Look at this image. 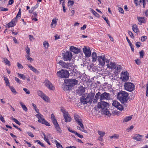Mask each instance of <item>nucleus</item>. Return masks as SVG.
I'll return each mask as SVG.
<instances>
[{
	"mask_svg": "<svg viewBox=\"0 0 148 148\" xmlns=\"http://www.w3.org/2000/svg\"><path fill=\"white\" fill-rule=\"evenodd\" d=\"M26 52L27 55H30V49L29 48L27 47L26 49Z\"/></svg>",
	"mask_w": 148,
	"mask_h": 148,
	"instance_id": "56",
	"label": "nucleus"
},
{
	"mask_svg": "<svg viewBox=\"0 0 148 148\" xmlns=\"http://www.w3.org/2000/svg\"><path fill=\"white\" fill-rule=\"evenodd\" d=\"M99 62V64L102 66H103L106 62V58L104 55L98 56H97V59Z\"/></svg>",
	"mask_w": 148,
	"mask_h": 148,
	"instance_id": "9",
	"label": "nucleus"
},
{
	"mask_svg": "<svg viewBox=\"0 0 148 148\" xmlns=\"http://www.w3.org/2000/svg\"><path fill=\"white\" fill-rule=\"evenodd\" d=\"M77 81L75 79H67L65 81L66 86H73L77 84Z\"/></svg>",
	"mask_w": 148,
	"mask_h": 148,
	"instance_id": "8",
	"label": "nucleus"
},
{
	"mask_svg": "<svg viewBox=\"0 0 148 148\" xmlns=\"http://www.w3.org/2000/svg\"><path fill=\"white\" fill-rule=\"evenodd\" d=\"M43 100L45 101H48L49 100V98L45 94L44 95L41 97Z\"/></svg>",
	"mask_w": 148,
	"mask_h": 148,
	"instance_id": "39",
	"label": "nucleus"
},
{
	"mask_svg": "<svg viewBox=\"0 0 148 148\" xmlns=\"http://www.w3.org/2000/svg\"><path fill=\"white\" fill-rule=\"evenodd\" d=\"M74 2L73 1L69 0L68 3V6L72 5H73L74 4Z\"/></svg>",
	"mask_w": 148,
	"mask_h": 148,
	"instance_id": "55",
	"label": "nucleus"
},
{
	"mask_svg": "<svg viewBox=\"0 0 148 148\" xmlns=\"http://www.w3.org/2000/svg\"><path fill=\"white\" fill-rule=\"evenodd\" d=\"M137 18L138 21L140 22L138 24L140 25H141L143 23H145L146 22L145 19L144 17H138Z\"/></svg>",
	"mask_w": 148,
	"mask_h": 148,
	"instance_id": "23",
	"label": "nucleus"
},
{
	"mask_svg": "<svg viewBox=\"0 0 148 148\" xmlns=\"http://www.w3.org/2000/svg\"><path fill=\"white\" fill-rule=\"evenodd\" d=\"M37 94L39 96H40L41 97H42L44 94L43 93V92L40 90H38L37 91Z\"/></svg>",
	"mask_w": 148,
	"mask_h": 148,
	"instance_id": "42",
	"label": "nucleus"
},
{
	"mask_svg": "<svg viewBox=\"0 0 148 148\" xmlns=\"http://www.w3.org/2000/svg\"><path fill=\"white\" fill-rule=\"evenodd\" d=\"M9 88L13 93L15 95L17 93V92L16 91L14 88L13 86H9Z\"/></svg>",
	"mask_w": 148,
	"mask_h": 148,
	"instance_id": "34",
	"label": "nucleus"
},
{
	"mask_svg": "<svg viewBox=\"0 0 148 148\" xmlns=\"http://www.w3.org/2000/svg\"><path fill=\"white\" fill-rule=\"evenodd\" d=\"M85 91V88L82 86H80L79 88L77 93L80 96L82 95Z\"/></svg>",
	"mask_w": 148,
	"mask_h": 148,
	"instance_id": "19",
	"label": "nucleus"
},
{
	"mask_svg": "<svg viewBox=\"0 0 148 148\" xmlns=\"http://www.w3.org/2000/svg\"><path fill=\"white\" fill-rule=\"evenodd\" d=\"M34 110L36 112L38 113L35 116L38 119V122L44 124L47 126H50V124L43 118V116L40 113L39 109L36 108Z\"/></svg>",
	"mask_w": 148,
	"mask_h": 148,
	"instance_id": "3",
	"label": "nucleus"
},
{
	"mask_svg": "<svg viewBox=\"0 0 148 148\" xmlns=\"http://www.w3.org/2000/svg\"><path fill=\"white\" fill-rule=\"evenodd\" d=\"M132 115L125 117L123 120V122H126L131 120L132 119Z\"/></svg>",
	"mask_w": 148,
	"mask_h": 148,
	"instance_id": "28",
	"label": "nucleus"
},
{
	"mask_svg": "<svg viewBox=\"0 0 148 148\" xmlns=\"http://www.w3.org/2000/svg\"><path fill=\"white\" fill-rule=\"evenodd\" d=\"M134 126L133 125H131L130 127H128L126 130L128 131V132H129L130 130H132L134 128Z\"/></svg>",
	"mask_w": 148,
	"mask_h": 148,
	"instance_id": "63",
	"label": "nucleus"
},
{
	"mask_svg": "<svg viewBox=\"0 0 148 148\" xmlns=\"http://www.w3.org/2000/svg\"><path fill=\"white\" fill-rule=\"evenodd\" d=\"M103 18L104 19V20L107 23L108 25L109 26H110V22H109V21L108 20V19H107V18L105 17H103Z\"/></svg>",
	"mask_w": 148,
	"mask_h": 148,
	"instance_id": "59",
	"label": "nucleus"
},
{
	"mask_svg": "<svg viewBox=\"0 0 148 148\" xmlns=\"http://www.w3.org/2000/svg\"><path fill=\"white\" fill-rule=\"evenodd\" d=\"M4 80L6 84V85L7 86H8L9 87L10 86V83L8 80V78L7 77H5V76H4Z\"/></svg>",
	"mask_w": 148,
	"mask_h": 148,
	"instance_id": "37",
	"label": "nucleus"
},
{
	"mask_svg": "<svg viewBox=\"0 0 148 148\" xmlns=\"http://www.w3.org/2000/svg\"><path fill=\"white\" fill-rule=\"evenodd\" d=\"M20 103L23 109V110L25 112H27L28 110L27 109L26 106L24 104H23L22 102H20Z\"/></svg>",
	"mask_w": 148,
	"mask_h": 148,
	"instance_id": "31",
	"label": "nucleus"
},
{
	"mask_svg": "<svg viewBox=\"0 0 148 148\" xmlns=\"http://www.w3.org/2000/svg\"><path fill=\"white\" fill-rule=\"evenodd\" d=\"M146 96L148 97V82L147 84L146 90Z\"/></svg>",
	"mask_w": 148,
	"mask_h": 148,
	"instance_id": "64",
	"label": "nucleus"
},
{
	"mask_svg": "<svg viewBox=\"0 0 148 148\" xmlns=\"http://www.w3.org/2000/svg\"><path fill=\"white\" fill-rule=\"evenodd\" d=\"M110 65L111 67V69H115L116 68V64L115 62H110Z\"/></svg>",
	"mask_w": 148,
	"mask_h": 148,
	"instance_id": "43",
	"label": "nucleus"
},
{
	"mask_svg": "<svg viewBox=\"0 0 148 148\" xmlns=\"http://www.w3.org/2000/svg\"><path fill=\"white\" fill-rule=\"evenodd\" d=\"M17 66L19 69H21L23 68V67L21 64H20L19 62H18L17 63Z\"/></svg>",
	"mask_w": 148,
	"mask_h": 148,
	"instance_id": "50",
	"label": "nucleus"
},
{
	"mask_svg": "<svg viewBox=\"0 0 148 148\" xmlns=\"http://www.w3.org/2000/svg\"><path fill=\"white\" fill-rule=\"evenodd\" d=\"M16 25V24H14L11 21L9 23H8V28L10 27H13L14 26Z\"/></svg>",
	"mask_w": 148,
	"mask_h": 148,
	"instance_id": "46",
	"label": "nucleus"
},
{
	"mask_svg": "<svg viewBox=\"0 0 148 148\" xmlns=\"http://www.w3.org/2000/svg\"><path fill=\"white\" fill-rule=\"evenodd\" d=\"M92 62H95L97 60V53L95 52H93L92 54Z\"/></svg>",
	"mask_w": 148,
	"mask_h": 148,
	"instance_id": "24",
	"label": "nucleus"
},
{
	"mask_svg": "<svg viewBox=\"0 0 148 148\" xmlns=\"http://www.w3.org/2000/svg\"><path fill=\"white\" fill-rule=\"evenodd\" d=\"M90 11L96 17H98L99 16V15L93 9H91Z\"/></svg>",
	"mask_w": 148,
	"mask_h": 148,
	"instance_id": "33",
	"label": "nucleus"
},
{
	"mask_svg": "<svg viewBox=\"0 0 148 148\" xmlns=\"http://www.w3.org/2000/svg\"><path fill=\"white\" fill-rule=\"evenodd\" d=\"M23 90L25 92L26 94H30V91L29 90H28L27 88H23Z\"/></svg>",
	"mask_w": 148,
	"mask_h": 148,
	"instance_id": "60",
	"label": "nucleus"
},
{
	"mask_svg": "<svg viewBox=\"0 0 148 148\" xmlns=\"http://www.w3.org/2000/svg\"><path fill=\"white\" fill-rule=\"evenodd\" d=\"M0 10L1 11H7L8 10V9L0 7Z\"/></svg>",
	"mask_w": 148,
	"mask_h": 148,
	"instance_id": "57",
	"label": "nucleus"
},
{
	"mask_svg": "<svg viewBox=\"0 0 148 148\" xmlns=\"http://www.w3.org/2000/svg\"><path fill=\"white\" fill-rule=\"evenodd\" d=\"M63 60L65 61H70L71 60L72 55L70 52L66 51V52L62 53Z\"/></svg>",
	"mask_w": 148,
	"mask_h": 148,
	"instance_id": "7",
	"label": "nucleus"
},
{
	"mask_svg": "<svg viewBox=\"0 0 148 148\" xmlns=\"http://www.w3.org/2000/svg\"><path fill=\"white\" fill-rule=\"evenodd\" d=\"M45 85L50 90H53L54 89V87L52 85L51 83L48 80L46 81Z\"/></svg>",
	"mask_w": 148,
	"mask_h": 148,
	"instance_id": "18",
	"label": "nucleus"
},
{
	"mask_svg": "<svg viewBox=\"0 0 148 148\" xmlns=\"http://www.w3.org/2000/svg\"><path fill=\"white\" fill-rule=\"evenodd\" d=\"M82 121L79 122L77 123L81 127L82 129V130L81 131L84 133H87V131L84 130V126L83 124L82 123Z\"/></svg>",
	"mask_w": 148,
	"mask_h": 148,
	"instance_id": "25",
	"label": "nucleus"
},
{
	"mask_svg": "<svg viewBox=\"0 0 148 148\" xmlns=\"http://www.w3.org/2000/svg\"><path fill=\"white\" fill-rule=\"evenodd\" d=\"M74 119L77 123L79 122L82 121L81 118L77 115H75L74 116Z\"/></svg>",
	"mask_w": 148,
	"mask_h": 148,
	"instance_id": "26",
	"label": "nucleus"
},
{
	"mask_svg": "<svg viewBox=\"0 0 148 148\" xmlns=\"http://www.w3.org/2000/svg\"><path fill=\"white\" fill-rule=\"evenodd\" d=\"M58 19H57L55 18L53 19L52 20V22L51 23V27H52V26H53V25H54V26L53 27H54L57 24V22Z\"/></svg>",
	"mask_w": 148,
	"mask_h": 148,
	"instance_id": "32",
	"label": "nucleus"
},
{
	"mask_svg": "<svg viewBox=\"0 0 148 148\" xmlns=\"http://www.w3.org/2000/svg\"><path fill=\"white\" fill-rule=\"evenodd\" d=\"M147 37L146 36H143L141 37V40L143 42L145 41L147 39Z\"/></svg>",
	"mask_w": 148,
	"mask_h": 148,
	"instance_id": "54",
	"label": "nucleus"
},
{
	"mask_svg": "<svg viewBox=\"0 0 148 148\" xmlns=\"http://www.w3.org/2000/svg\"><path fill=\"white\" fill-rule=\"evenodd\" d=\"M70 50L75 53H78L80 52L79 49L73 46H71L70 48Z\"/></svg>",
	"mask_w": 148,
	"mask_h": 148,
	"instance_id": "20",
	"label": "nucleus"
},
{
	"mask_svg": "<svg viewBox=\"0 0 148 148\" xmlns=\"http://www.w3.org/2000/svg\"><path fill=\"white\" fill-rule=\"evenodd\" d=\"M57 73L58 76L62 78H67L69 75V72L66 70L62 69L58 71Z\"/></svg>",
	"mask_w": 148,
	"mask_h": 148,
	"instance_id": "4",
	"label": "nucleus"
},
{
	"mask_svg": "<svg viewBox=\"0 0 148 148\" xmlns=\"http://www.w3.org/2000/svg\"><path fill=\"white\" fill-rule=\"evenodd\" d=\"M124 87L125 90L130 92H132L134 90L135 86L131 82H125Z\"/></svg>",
	"mask_w": 148,
	"mask_h": 148,
	"instance_id": "6",
	"label": "nucleus"
},
{
	"mask_svg": "<svg viewBox=\"0 0 148 148\" xmlns=\"http://www.w3.org/2000/svg\"><path fill=\"white\" fill-rule=\"evenodd\" d=\"M110 97V94L105 92L101 94V96L100 97V101H101L105 99H108Z\"/></svg>",
	"mask_w": 148,
	"mask_h": 148,
	"instance_id": "14",
	"label": "nucleus"
},
{
	"mask_svg": "<svg viewBox=\"0 0 148 148\" xmlns=\"http://www.w3.org/2000/svg\"><path fill=\"white\" fill-rule=\"evenodd\" d=\"M17 75H18L19 77L22 78L23 80H25L26 78V77L24 74H20L18 73H17Z\"/></svg>",
	"mask_w": 148,
	"mask_h": 148,
	"instance_id": "35",
	"label": "nucleus"
},
{
	"mask_svg": "<svg viewBox=\"0 0 148 148\" xmlns=\"http://www.w3.org/2000/svg\"><path fill=\"white\" fill-rule=\"evenodd\" d=\"M128 34L132 38H134V36L132 32H131V31H129Z\"/></svg>",
	"mask_w": 148,
	"mask_h": 148,
	"instance_id": "61",
	"label": "nucleus"
},
{
	"mask_svg": "<svg viewBox=\"0 0 148 148\" xmlns=\"http://www.w3.org/2000/svg\"><path fill=\"white\" fill-rule=\"evenodd\" d=\"M144 51L143 50H142L140 51L139 53L140 55V58H143L144 56Z\"/></svg>",
	"mask_w": 148,
	"mask_h": 148,
	"instance_id": "49",
	"label": "nucleus"
},
{
	"mask_svg": "<svg viewBox=\"0 0 148 148\" xmlns=\"http://www.w3.org/2000/svg\"><path fill=\"white\" fill-rule=\"evenodd\" d=\"M119 103L117 101H113L112 105L113 106L116 108L118 107Z\"/></svg>",
	"mask_w": 148,
	"mask_h": 148,
	"instance_id": "38",
	"label": "nucleus"
},
{
	"mask_svg": "<svg viewBox=\"0 0 148 148\" xmlns=\"http://www.w3.org/2000/svg\"><path fill=\"white\" fill-rule=\"evenodd\" d=\"M75 135L77 136L78 137H79L80 138H82L83 137V136L82 135H81L78 133H77L76 132H75V133L74 134Z\"/></svg>",
	"mask_w": 148,
	"mask_h": 148,
	"instance_id": "51",
	"label": "nucleus"
},
{
	"mask_svg": "<svg viewBox=\"0 0 148 148\" xmlns=\"http://www.w3.org/2000/svg\"><path fill=\"white\" fill-rule=\"evenodd\" d=\"M12 120H13L16 124L19 125H21V123H20L16 119L12 117Z\"/></svg>",
	"mask_w": 148,
	"mask_h": 148,
	"instance_id": "44",
	"label": "nucleus"
},
{
	"mask_svg": "<svg viewBox=\"0 0 148 148\" xmlns=\"http://www.w3.org/2000/svg\"><path fill=\"white\" fill-rule=\"evenodd\" d=\"M143 135H140L138 134H135L134 136L132 138L136 140L142 141Z\"/></svg>",
	"mask_w": 148,
	"mask_h": 148,
	"instance_id": "17",
	"label": "nucleus"
},
{
	"mask_svg": "<svg viewBox=\"0 0 148 148\" xmlns=\"http://www.w3.org/2000/svg\"><path fill=\"white\" fill-rule=\"evenodd\" d=\"M43 45L45 48H47L49 46V44L46 41H45L43 42Z\"/></svg>",
	"mask_w": 148,
	"mask_h": 148,
	"instance_id": "48",
	"label": "nucleus"
},
{
	"mask_svg": "<svg viewBox=\"0 0 148 148\" xmlns=\"http://www.w3.org/2000/svg\"><path fill=\"white\" fill-rule=\"evenodd\" d=\"M97 132L98 134L100 135V137H103L106 134L105 132L102 131L98 130Z\"/></svg>",
	"mask_w": 148,
	"mask_h": 148,
	"instance_id": "30",
	"label": "nucleus"
},
{
	"mask_svg": "<svg viewBox=\"0 0 148 148\" xmlns=\"http://www.w3.org/2000/svg\"><path fill=\"white\" fill-rule=\"evenodd\" d=\"M51 118L57 132L58 133H61V130L53 114H51Z\"/></svg>",
	"mask_w": 148,
	"mask_h": 148,
	"instance_id": "5",
	"label": "nucleus"
},
{
	"mask_svg": "<svg viewBox=\"0 0 148 148\" xmlns=\"http://www.w3.org/2000/svg\"><path fill=\"white\" fill-rule=\"evenodd\" d=\"M55 142L57 147L58 148H63L62 146L56 140H55Z\"/></svg>",
	"mask_w": 148,
	"mask_h": 148,
	"instance_id": "36",
	"label": "nucleus"
},
{
	"mask_svg": "<svg viewBox=\"0 0 148 148\" xmlns=\"http://www.w3.org/2000/svg\"><path fill=\"white\" fill-rule=\"evenodd\" d=\"M117 97L122 103H126L128 99V94L124 91H120L118 93Z\"/></svg>",
	"mask_w": 148,
	"mask_h": 148,
	"instance_id": "2",
	"label": "nucleus"
},
{
	"mask_svg": "<svg viewBox=\"0 0 148 148\" xmlns=\"http://www.w3.org/2000/svg\"><path fill=\"white\" fill-rule=\"evenodd\" d=\"M118 10L119 11V12H121L122 14L124 13V10L123 9L119 7L118 8Z\"/></svg>",
	"mask_w": 148,
	"mask_h": 148,
	"instance_id": "62",
	"label": "nucleus"
},
{
	"mask_svg": "<svg viewBox=\"0 0 148 148\" xmlns=\"http://www.w3.org/2000/svg\"><path fill=\"white\" fill-rule=\"evenodd\" d=\"M136 64L137 65H140L141 64L140 60L139 59H137L135 60Z\"/></svg>",
	"mask_w": 148,
	"mask_h": 148,
	"instance_id": "53",
	"label": "nucleus"
},
{
	"mask_svg": "<svg viewBox=\"0 0 148 148\" xmlns=\"http://www.w3.org/2000/svg\"><path fill=\"white\" fill-rule=\"evenodd\" d=\"M83 49V51L86 57H89L90 56L91 52L89 47L87 48L86 47H84Z\"/></svg>",
	"mask_w": 148,
	"mask_h": 148,
	"instance_id": "13",
	"label": "nucleus"
},
{
	"mask_svg": "<svg viewBox=\"0 0 148 148\" xmlns=\"http://www.w3.org/2000/svg\"><path fill=\"white\" fill-rule=\"evenodd\" d=\"M30 55H26L25 56L27 59V60H29L30 62H32L33 60V59L29 56Z\"/></svg>",
	"mask_w": 148,
	"mask_h": 148,
	"instance_id": "47",
	"label": "nucleus"
},
{
	"mask_svg": "<svg viewBox=\"0 0 148 148\" xmlns=\"http://www.w3.org/2000/svg\"><path fill=\"white\" fill-rule=\"evenodd\" d=\"M27 134L31 137L33 138L34 137V136L33 134L31 132H27Z\"/></svg>",
	"mask_w": 148,
	"mask_h": 148,
	"instance_id": "58",
	"label": "nucleus"
},
{
	"mask_svg": "<svg viewBox=\"0 0 148 148\" xmlns=\"http://www.w3.org/2000/svg\"><path fill=\"white\" fill-rule=\"evenodd\" d=\"M101 93L99 92H98L96 94L93 101L94 103H95L97 102V100L99 99H100V97L101 96Z\"/></svg>",
	"mask_w": 148,
	"mask_h": 148,
	"instance_id": "22",
	"label": "nucleus"
},
{
	"mask_svg": "<svg viewBox=\"0 0 148 148\" xmlns=\"http://www.w3.org/2000/svg\"><path fill=\"white\" fill-rule=\"evenodd\" d=\"M105 110L103 111V113L105 115H107L108 116H110V112L107 109H105Z\"/></svg>",
	"mask_w": 148,
	"mask_h": 148,
	"instance_id": "40",
	"label": "nucleus"
},
{
	"mask_svg": "<svg viewBox=\"0 0 148 148\" xmlns=\"http://www.w3.org/2000/svg\"><path fill=\"white\" fill-rule=\"evenodd\" d=\"M65 1H64L62 2V6L63 7V10L64 12H66V9H65Z\"/></svg>",
	"mask_w": 148,
	"mask_h": 148,
	"instance_id": "52",
	"label": "nucleus"
},
{
	"mask_svg": "<svg viewBox=\"0 0 148 148\" xmlns=\"http://www.w3.org/2000/svg\"><path fill=\"white\" fill-rule=\"evenodd\" d=\"M116 108L120 110H122L123 109V106L120 103Z\"/></svg>",
	"mask_w": 148,
	"mask_h": 148,
	"instance_id": "45",
	"label": "nucleus"
},
{
	"mask_svg": "<svg viewBox=\"0 0 148 148\" xmlns=\"http://www.w3.org/2000/svg\"><path fill=\"white\" fill-rule=\"evenodd\" d=\"M27 65L29 68L30 70L36 74H38L39 73V71H38L36 68L32 66L30 64H27Z\"/></svg>",
	"mask_w": 148,
	"mask_h": 148,
	"instance_id": "21",
	"label": "nucleus"
},
{
	"mask_svg": "<svg viewBox=\"0 0 148 148\" xmlns=\"http://www.w3.org/2000/svg\"><path fill=\"white\" fill-rule=\"evenodd\" d=\"M108 106V103L104 101H101L98 103V107L99 108H101L102 110L107 109Z\"/></svg>",
	"mask_w": 148,
	"mask_h": 148,
	"instance_id": "11",
	"label": "nucleus"
},
{
	"mask_svg": "<svg viewBox=\"0 0 148 148\" xmlns=\"http://www.w3.org/2000/svg\"><path fill=\"white\" fill-rule=\"evenodd\" d=\"M119 137V135L117 134H114L113 136H110L111 138H114L115 139H118Z\"/></svg>",
	"mask_w": 148,
	"mask_h": 148,
	"instance_id": "41",
	"label": "nucleus"
},
{
	"mask_svg": "<svg viewBox=\"0 0 148 148\" xmlns=\"http://www.w3.org/2000/svg\"><path fill=\"white\" fill-rule=\"evenodd\" d=\"M64 117L65 119V122H70L71 121V119L68 112L65 113L64 115Z\"/></svg>",
	"mask_w": 148,
	"mask_h": 148,
	"instance_id": "16",
	"label": "nucleus"
},
{
	"mask_svg": "<svg viewBox=\"0 0 148 148\" xmlns=\"http://www.w3.org/2000/svg\"><path fill=\"white\" fill-rule=\"evenodd\" d=\"M2 59L3 60V61L4 63H5V64L7 65L8 66H10V62L6 58H3Z\"/></svg>",
	"mask_w": 148,
	"mask_h": 148,
	"instance_id": "29",
	"label": "nucleus"
},
{
	"mask_svg": "<svg viewBox=\"0 0 148 148\" xmlns=\"http://www.w3.org/2000/svg\"><path fill=\"white\" fill-rule=\"evenodd\" d=\"M129 74L126 71L122 72L121 73V79H122V81L125 82L128 80L129 78Z\"/></svg>",
	"mask_w": 148,
	"mask_h": 148,
	"instance_id": "10",
	"label": "nucleus"
},
{
	"mask_svg": "<svg viewBox=\"0 0 148 148\" xmlns=\"http://www.w3.org/2000/svg\"><path fill=\"white\" fill-rule=\"evenodd\" d=\"M132 29L135 33H137L139 31L138 29L137 28V26L135 24L133 25L132 26Z\"/></svg>",
	"mask_w": 148,
	"mask_h": 148,
	"instance_id": "27",
	"label": "nucleus"
},
{
	"mask_svg": "<svg viewBox=\"0 0 148 148\" xmlns=\"http://www.w3.org/2000/svg\"><path fill=\"white\" fill-rule=\"evenodd\" d=\"M95 95V93L94 92H91L86 94V95L83 96L81 99V102L84 104H86L88 103H91L93 100Z\"/></svg>",
	"mask_w": 148,
	"mask_h": 148,
	"instance_id": "1",
	"label": "nucleus"
},
{
	"mask_svg": "<svg viewBox=\"0 0 148 148\" xmlns=\"http://www.w3.org/2000/svg\"><path fill=\"white\" fill-rule=\"evenodd\" d=\"M58 63L63 68H64L70 69V67H71V63H66L62 60H60Z\"/></svg>",
	"mask_w": 148,
	"mask_h": 148,
	"instance_id": "12",
	"label": "nucleus"
},
{
	"mask_svg": "<svg viewBox=\"0 0 148 148\" xmlns=\"http://www.w3.org/2000/svg\"><path fill=\"white\" fill-rule=\"evenodd\" d=\"M21 9L20 8L19 9L18 12L15 18L13 19L11 21V22L13 23L14 24H16V22L18 20V18L21 17Z\"/></svg>",
	"mask_w": 148,
	"mask_h": 148,
	"instance_id": "15",
	"label": "nucleus"
}]
</instances>
